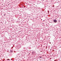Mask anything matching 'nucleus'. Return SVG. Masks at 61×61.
<instances>
[{
    "instance_id": "1",
    "label": "nucleus",
    "mask_w": 61,
    "mask_h": 61,
    "mask_svg": "<svg viewBox=\"0 0 61 61\" xmlns=\"http://www.w3.org/2000/svg\"><path fill=\"white\" fill-rule=\"evenodd\" d=\"M53 21L54 22H55V23H56V22H57V20H54Z\"/></svg>"
},
{
    "instance_id": "2",
    "label": "nucleus",
    "mask_w": 61,
    "mask_h": 61,
    "mask_svg": "<svg viewBox=\"0 0 61 61\" xmlns=\"http://www.w3.org/2000/svg\"><path fill=\"white\" fill-rule=\"evenodd\" d=\"M59 22H60V20H59Z\"/></svg>"
},
{
    "instance_id": "3",
    "label": "nucleus",
    "mask_w": 61,
    "mask_h": 61,
    "mask_svg": "<svg viewBox=\"0 0 61 61\" xmlns=\"http://www.w3.org/2000/svg\"><path fill=\"white\" fill-rule=\"evenodd\" d=\"M11 60H12V59H11Z\"/></svg>"
}]
</instances>
